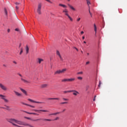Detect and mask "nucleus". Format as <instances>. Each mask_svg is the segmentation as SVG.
I'll return each mask as SVG.
<instances>
[{
    "instance_id": "obj_1",
    "label": "nucleus",
    "mask_w": 127,
    "mask_h": 127,
    "mask_svg": "<svg viewBox=\"0 0 127 127\" xmlns=\"http://www.w3.org/2000/svg\"><path fill=\"white\" fill-rule=\"evenodd\" d=\"M41 7H42V4L40 3L38 5V8L37 9V11L38 14H41Z\"/></svg>"
},
{
    "instance_id": "obj_2",
    "label": "nucleus",
    "mask_w": 127,
    "mask_h": 127,
    "mask_svg": "<svg viewBox=\"0 0 127 127\" xmlns=\"http://www.w3.org/2000/svg\"><path fill=\"white\" fill-rule=\"evenodd\" d=\"M64 12L65 15H66V16H67V17H68L70 21H73V18H72V17H71V16H70V15H69V13H68V10L67 9H64Z\"/></svg>"
},
{
    "instance_id": "obj_3",
    "label": "nucleus",
    "mask_w": 127,
    "mask_h": 127,
    "mask_svg": "<svg viewBox=\"0 0 127 127\" xmlns=\"http://www.w3.org/2000/svg\"><path fill=\"white\" fill-rule=\"evenodd\" d=\"M0 88L2 91L5 92L7 91V87L2 83H0Z\"/></svg>"
},
{
    "instance_id": "obj_4",
    "label": "nucleus",
    "mask_w": 127,
    "mask_h": 127,
    "mask_svg": "<svg viewBox=\"0 0 127 127\" xmlns=\"http://www.w3.org/2000/svg\"><path fill=\"white\" fill-rule=\"evenodd\" d=\"M0 98L1 99V100H3L5 103H7L8 102V100L5 98V96L2 94H0Z\"/></svg>"
},
{
    "instance_id": "obj_5",
    "label": "nucleus",
    "mask_w": 127,
    "mask_h": 127,
    "mask_svg": "<svg viewBox=\"0 0 127 127\" xmlns=\"http://www.w3.org/2000/svg\"><path fill=\"white\" fill-rule=\"evenodd\" d=\"M34 112H36V113H39V112H43V113H47L49 112L48 110H36V109H34L33 110Z\"/></svg>"
},
{
    "instance_id": "obj_6",
    "label": "nucleus",
    "mask_w": 127,
    "mask_h": 127,
    "mask_svg": "<svg viewBox=\"0 0 127 127\" xmlns=\"http://www.w3.org/2000/svg\"><path fill=\"white\" fill-rule=\"evenodd\" d=\"M40 120H42V121H47L48 122H51V121H52L51 119H37V120H33V119H31V121H32V122H37V121H40Z\"/></svg>"
},
{
    "instance_id": "obj_7",
    "label": "nucleus",
    "mask_w": 127,
    "mask_h": 127,
    "mask_svg": "<svg viewBox=\"0 0 127 127\" xmlns=\"http://www.w3.org/2000/svg\"><path fill=\"white\" fill-rule=\"evenodd\" d=\"M63 72H64V69H63L62 70H57L55 72L54 75H58V74H62Z\"/></svg>"
},
{
    "instance_id": "obj_8",
    "label": "nucleus",
    "mask_w": 127,
    "mask_h": 127,
    "mask_svg": "<svg viewBox=\"0 0 127 127\" xmlns=\"http://www.w3.org/2000/svg\"><path fill=\"white\" fill-rule=\"evenodd\" d=\"M75 81V78H65L64 79V82H73Z\"/></svg>"
},
{
    "instance_id": "obj_9",
    "label": "nucleus",
    "mask_w": 127,
    "mask_h": 127,
    "mask_svg": "<svg viewBox=\"0 0 127 127\" xmlns=\"http://www.w3.org/2000/svg\"><path fill=\"white\" fill-rule=\"evenodd\" d=\"M28 101H29V102H31V103H35L36 104H43V102L35 101L30 99H28Z\"/></svg>"
},
{
    "instance_id": "obj_10",
    "label": "nucleus",
    "mask_w": 127,
    "mask_h": 127,
    "mask_svg": "<svg viewBox=\"0 0 127 127\" xmlns=\"http://www.w3.org/2000/svg\"><path fill=\"white\" fill-rule=\"evenodd\" d=\"M87 1V4L88 5V7H89V12L91 15V16H92V13H91V11H90V4H91V2H90V0H86Z\"/></svg>"
},
{
    "instance_id": "obj_11",
    "label": "nucleus",
    "mask_w": 127,
    "mask_h": 127,
    "mask_svg": "<svg viewBox=\"0 0 127 127\" xmlns=\"http://www.w3.org/2000/svg\"><path fill=\"white\" fill-rule=\"evenodd\" d=\"M44 60L42 59L38 58L36 60L37 63H39V64H41L42 62H43Z\"/></svg>"
},
{
    "instance_id": "obj_12",
    "label": "nucleus",
    "mask_w": 127,
    "mask_h": 127,
    "mask_svg": "<svg viewBox=\"0 0 127 127\" xmlns=\"http://www.w3.org/2000/svg\"><path fill=\"white\" fill-rule=\"evenodd\" d=\"M57 55H58L60 58V60L62 61H63V59H62V57H61V55H60V52H59V51L58 50H57Z\"/></svg>"
},
{
    "instance_id": "obj_13",
    "label": "nucleus",
    "mask_w": 127,
    "mask_h": 127,
    "mask_svg": "<svg viewBox=\"0 0 127 127\" xmlns=\"http://www.w3.org/2000/svg\"><path fill=\"white\" fill-rule=\"evenodd\" d=\"M14 93L17 97H22V95L21 93H19L18 92L14 91Z\"/></svg>"
},
{
    "instance_id": "obj_14",
    "label": "nucleus",
    "mask_w": 127,
    "mask_h": 127,
    "mask_svg": "<svg viewBox=\"0 0 127 127\" xmlns=\"http://www.w3.org/2000/svg\"><path fill=\"white\" fill-rule=\"evenodd\" d=\"M48 87V84H43L41 85V88L42 89H44L45 88H47Z\"/></svg>"
},
{
    "instance_id": "obj_15",
    "label": "nucleus",
    "mask_w": 127,
    "mask_h": 127,
    "mask_svg": "<svg viewBox=\"0 0 127 127\" xmlns=\"http://www.w3.org/2000/svg\"><path fill=\"white\" fill-rule=\"evenodd\" d=\"M24 113H26V114H28L29 115H34L35 116H39V114L35 113H29L26 111H24Z\"/></svg>"
},
{
    "instance_id": "obj_16",
    "label": "nucleus",
    "mask_w": 127,
    "mask_h": 127,
    "mask_svg": "<svg viewBox=\"0 0 127 127\" xmlns=\"http://www.w3.org/2000/svg\"><path fill=\"white\" fill-rule=\"evenodd\" d=\"M71 92H73V95H74V96H77L78 94H79V92L75 90H71Z\"/></svg>"
},
{
    "instance_id": "obj_17",
    "label": "nucleus",
    "mask_w": 127,
    "mask_h": 127,
    "mask_svg": "<svg viewBox=\"0 0 127 127\" xmlns=\"http://www.w3.org/2000/svg\"><path fill=\"white\" fill-rule=\"evenodd\" d=\"M21 80L22 82H23L24 83H29V81H28V80H26V79H24L23 78L21 77Z\"/></svg>"
},
{
    "instance_id": "obj_18",
    "label": "nucleus",
    "mask_w": 127,
    "mask_h": 127,
    "mask_svg": "<svg viewBox=\"0 0 127 127\" xmlns=\"http://www.w3.org/2000/svg\"><path fill=\"white\" fill-rule=\"evenodd\" d=\"M20 91H21V92H22V93H23V94H25V95H26V96H27V92H26V91H25V90L22 89V88H20Z\"/></svg>"
},
{
    "instance_id": "obj_19",
    "label": "nucleus",
    "mask_w": 127,
    "mask_h": 127,
    "mask_svg": "<svg viewBox=\"0 0 127 127\" xmlns=\"http://www.w3.org/2000/svg\"><path fill=\"white\" fill-rule=\"evenodd\" d=\"M68 6H69V7H70V8H71V9H72V10H74V11L76 10V9H75V8H74V7H73V6H72V5H70V4H68Z\"/></svg>"
},
{
    "instance_id": "obj_20",
    "label": "nucleus",
    "mask_w": 127,
    "mask_h": 127,
    "mask_svg": "<svg viewBox=\"0 0 127 127\" xmlns=\"http://www.w3.org/2000/svg\"><path fill=\"white\" fill-rule=\"evenodd\" d=\"M48 100H58V101H59V100H60V98H48Z\"/></svg>"
},
{
    "instance_id": "obj_21",
    "label": "nucleus",
    "mask_w": 127,
    "mask_h": 127,
    "mask_svg": "<svg viewBox=\"0 0 127 127\" xmlns=\"http://www.w3.org/2000/svg\"><path fill=\"white\" fill-rule=\"evenodd\" d=\"M59 114H60V112H57L56 113L49 114V116H56V115H59Z\"/></svg>"
},
{
    "instance_id": "obj_22",
    "label": "nucleus",
    "mask_w": 127,
    "mask_h": 127,
    "mask_svg": "<svg viewBox=\"0 0 127 127\" xmlns=\"http://www.w3.org/2000/svg\"><path fill=\"white\" fill-rule=\"evenodd\" d=\"M4 12L5 15H6V16H7V10H6V8H4Z\"/></svg>"
},
{
    "instance_id": "obj_23",
    "label": "nucleus",
    "mask_w": 127,
    "mask_h": 127,
    "mask_svg": "<svg viewBox=\"0 0 127 127\" xmlns=\"http://www.w3.org/2000/svg\"><path fill=\"white\" fill-rule=\"evenodd\" d=\"M26 54H27L29 51V48H28V46H26Z\"/></svg>"
},
{
    "instance_id": "obj_24",
    "label": "nucleus",
    "mask_w": 127,
    "mask_h": 127,
    "mask_svg": "<svg viewBox=\"0 0 127 127\" xmlns=\"http://www.w3.org/2000/svg\"><path fill=\"white\" fill-rule=\"evenodd\" d=\"M94 31L95 32V34L97 33V26H96V24H94Z\"/></svg>"
},
{
    "instance_id": "obj_25",
    "label": "nucleus",
    "mask_w": 127,
    "mask_h": 127,
    "mask_svg": "<svg viewBox=\"0 0 127 127\" xmlns=\"http://www.w3.org/2000/svg\"><path fill=\"white\" fill-rule=\"evenodd\" d=\"M77 79L78 80H83V77H82L81 76H78V77H77Z\"/></svg>"
},
{
    "instance_id": "obj_26",
    "label": "nucleus",
    "mask_w": 127,
    "mask_h": 127,
    "mask_svg": "<svg viewBox=\"0 0 127 127\" xmlns=\"http://www.w3.org/2000/svg\"><path fill=\"white\" fill-rule=\"evenodd\" d=\"M6 110H7V111H10V109L9 108V107L6 106Z\"/></svg>"
},
{
    "instance_id": "obj_27",
    "label": "nucleus",
    "mask_w": 127,
    "mask_h": 127,
    "mask_svg": "<svg viewBox=\"0 0 127 127\" xmlns=\"http://www.w3.org/2000/svg\"><path fill=\"white\" fill-rule=\"evenodd\" d=\"M22 52H23V50H22V49H21L20 52V55H21V54H22Z\"/></svg>"
},
{
    "instance_id": "obj_28",
    "label": "nucleus",
    "mask_w": 127,
    "mask_h": 127,
    "mask_svg": "<svg viewBox=\"0 0 127 127\" xmlns=\"http://www.w3.org/2000/svg\"><path fill=\"white\" fill-rule=\"evenodd\" d=\"M77 75L82 74H83V71L78 72H77Z\"/></svg>"
},
{
    "instance_id": "obj_29",
    "label": "nucleus",
    "mask_w": 127,
    "mask_h": 127,
    "mask_svg": "<svg viewBox=\"0 0 127 127\" xmlns=\"http://www.w3.org/2000/svg\"><path fill=\"white\" fill-rule=\"evenodd\" d=\"M15 4H16V5H19V4H20V2H16L15 3Z\"/></svg>"
},
{
    "instance_id": "obj_30",
    "label": "nucleus",
    "mask_w": 127,
    "mask_h": 127,
    "mask_svg": "<svg viewBox=\"0 0 127 127\" xmlns=\"http://www.w3.org/2000/svg\"><path fill=\"white\" fill-rule=\"evenodd\" d=\"M15 30V31H18V32H20V30L18 28H16Z\"/></svg>"
},
{
    "instance_id": "obj_31",
    "label": "nucleus",
    "mask_w": 127,
    "mask_h": 127,
    "mask_svg": "<svg viewBox=\"0 0 127 127\" xmlns=\"http://www.w3.org/2000/svg\"><path fill=\"white\" fill-rule=\"evenodd\" d=\"M21 104H22V105H24L25 106H29V104H27L23 102H22Z\"/></svg>"
},
{
    "instance_id": "obj_32",
    "label": "nucleus",
    "mask_w": 127,
    "mask_h": 127,
    "mask_svg": "<svg viewBox=\"0 0 127 127\" xmlns=\"http://www.w3.org/2000/svg\"><path fill=\"white\" fill-rule=\"evenodd\" d=\"M46 1H48V2H49L50 3H52V2L50 1V0H45Z\"/></svg>"
},
{
    "instance_id": "obj_33",
    "label": "nucleus",
    "mask_w": 127,
    "mask_h": 127,
    "mask_svg": "<svg viewBox=\"0 0 127 127\" xmlns=\"http://www.w3.org/2000/svg\"><path fill=\"white\" fill-rule=\"evenodd\" d=\"M29 107H30L31 108H35V106H32V105H30L29 104V105H28Z\"/></svg>"
},
{
    "instance_id": "obj_34",
    "label": "nucleus",
    "mask_w": 127,
    "mask_h": 127,
    "mask_svg": "<svg viewBox=\"0 0 127 127\" xmlns=\"http://www.w3.org/2000/svg\"><path fill=\"white\" fill-rule=\"evenodd\" d=\"M58 120H59V117H57L54 120V121H58Z\"/></svg>"
},
{
    "instance_id": "obj_35",
    "label": "nucleus",
    "mask_w": 127,
    "mask_h": 127,
    "mask_svg": "<svg viewBox=\"0 0 127 127\" xmlns=\"http://www.w3.org/2000/svg\"><path fill=\"white\" fill-rule=\"evenodd\" d=\"M77 21L79 22L80 20H81V18H78L77 19Z\"/></svg>"
},
{
    "instance_id": "obj_36",
    "label": "nucleus",
    "mask_w": 127,
    "mask_h": 127,
    "mask_svg": "<svg viewBox=\"0 0 127 127\" xmlns=\"http://www.w3.org/2000/svg\"><path fill=\"white\" fill-rule=\"evenodd\" d=\"M59 5L60 6H63V7H64V4H60Z\"/></svg>"
},
{
    "instance_id": "obj_37",
    "label": "nucleus",
    "mask_w": 127,
    "mask_h": 127,
    "mask_svg": "<svg viewBox=\"0 0 127 127\" xmlns=\"http://www.w3.org/2000/svg\"><path fill=\"white\" fill-rule=\"evenodd\" d=\"M15 8H16V10H17V9H18V8H19V7L17 5H16L15 7Z\"/></svg>"
},
{
    "instance_id": "obj_38",
    "label": "nucleus",
    "mask_w": 127,
    "mask_h": 127,
    "mask_svg": "<svg viewBox=\"0 0 127 127\" xmlns=\"http://www.w3.org/2000/svg\"><path fill=\"white\" fill-rule=\"evenodd\" d=\"M73 48H74V49H76V51H79V50H78L77 48L74 47Z\"/></svg>"
},
{
    "instance_id": "obj_39",
    "label": "nucleus",
    "mask_w": 127,
    "mask_h": 127,
    "mask_svg": "<svg viewBox=\"0 0 127 127\" xmlns=\"http://www.w3.org/2000/svg\"><path fill=\"white\" fill-rule=\"evenodd\" d=\"M90 64V62H87L86 63V65H88V64Z\"/></svg>"
},
{
    "instance_id": "obj_40",
    "label": "nucleus",
    "mask_w": 127,
    "mask_h": 127,
    "mask_svg": "<svg viewBox=\"0 0 127 127\" xmlns=\"http://www.w3.org/2000/svg\"><path fill=\"white\" fill-rule=\"evenodd\" d=\"M71 91H64V93H70Z\"/></svg>"
},
{
    "instance_id": "obj_41",
    "label": "nucleus",
    "mask_w": 127,
    "mask_h": 127,
    "mask_svg": "<svg viewBox=\"0 0 127 127\" xmlns=\"http://www.w3.org/2000/svg\"><path fill=\"white\" fill-rule=\"evenodd\" d=\"M13 63H14V64H17V63H16V62L13 61Z\"/></svg>"
},
{
    "instance_id": "obj_42",
    "label": "nucleus",
    "mask_w": 127,
    "mask_h": 127,
    "mask_svg": "<svg viewBox=\"0 0 127 127\" xmlns=\"http://www.w3.org/2000/svg\"><path fill=\"white\" fill-rule=\"evenodd\" d=\"M101 86V81H99V84L98 85V87H100Z\"/></svg>"
},
{
    "instance_id": "obj_43",
    "label": "nucleus",
    "mask_w": 127,
    "mask_h": 127,
    "mask_svg": "<svg viewBox=\"0 0 127 127\" xmlns=\"http://www.w3.org/2000/svg\"><path fill=\"white\" fill-rule=\"evenodd\" d=\"M18 75H19L20 77H22V75L20 73H18Z\"/></svg>"
},
{
    "instance_id": "obj_44",
    "label": "nucleus",
    "mask_w": 127,
    "mask_h": 127,
    "mask_svg": "<svg viewBox=\"0 0 127 127\" xmlns=\"http://www.w3.org/2000/svg\"><path fill=\"white\" fill-rule=\"evenodd\" d=\"M10 29H7V32H10Z\"/></svg>"
},
{
    "instance_id": "obj_45",
    "label": "nucleus",
    "mask_w": 127,
    "mask_h": 127,
    "mask_svg": "<svg viewBox=\"0 0 127 127\" xmlns=\"http://www.w3.org/2000/svg\"><path fill=\"white\" fill-rule=\"evenodd\" d=\"M25 118L27 119V120H30V118L26 117Z\"/></svg>"
},
{
    "instance_id": "obj_46",
    "label": "nucleus",
    "mask_w": 127,
    "mask_h": 127,
    "mask_svg": "<svg viewBox=\"0 0 127 127\" xmlns=\"http://www.w3.org/2000/svg\"><path fill=\"white\" fill-rule=\"evenodd\" d=\"M81 34H84V31H81Z\"/></svg>"
},
{
    "instance_id": "obj_47",
    "label": "nucleus",
    "mask_w": 127,
    "mask_h": 127,
    "mask_svg": "<svg viewBox=\"0 0 127 127\" xmlns=\"http://www.w3.org/2000/svg\"><path fill=\"white\" fill-rule=\"evenodd\" d=\"M64 104H68V102H64Z\"/></svg>"
},
{
    "instance_id": "obj_48",
    "label": "nucleus",
    "mask_w": 127,
    "mask_h": 127,
    "mask_svg": "<svg viewBox=\"0 0 127 127\" xmlns=\"http://www.w3.org/2000/svg\"><path fill=\"white\" fill-rule=\"evenodd\" d=\"M68 100L67 99H64V101H68Z\"/></svg>"
},
{
    "instance_id": "obj_49",
    "label": "nucleus",
    "mask_w": 127,
    "mask_h": 127,
    "mask_svg": "<svg viewBox=\"0 0 127 127\" xmlns=\"http://www.w3.org/2000/svg\"><path fill=\"white\" fill-rule=\"evenodd\" d=\"M82 39H85V36L82 37Z\"/></svg>"
},
{
    "instance_id": "obj_50",
    "label": "nucleus",
    "mask_w": 127,
    "mask_h": 127,
    "mask_svg": "<svg viewBox=\"0 0 127 127\" xmlns=\"http://www.w3.org/2000/svg\"><path fill=\"white\" fill-rule=\"evenodd\" d=\"M93 101H96V98H95L94 97V99H93Z\"/></svg>"
},
{
    "instance_id": "obj_51",
    "label": "nucleus",
    "mask_w": 127,
    "mask_h": 127,
    "mask_svg": "<svg viewBox=\"0 0 127 127\" xmlns=\"http://www.w3.org/2000/svg\"><path fill=\"white\" fill-rule=\"evenodd\" d=\"M64 104V102L61 103V105Z\"/></svg>"
},
{
    "instance_id": "obj_52",
    "label": "nucleus",
    "mask_w": 127,
    "mask_h": 127,
    "mask_svg": "<svg viewBox=\"0 0 127 127\" xmlns=\"http://www.w3.org/2000/svg\"><path fill=\"white\" fill-rule=\"evenodd\" d=\"M83 43L86 44V41H84V42H83Z\"/></svg>"
},
{
    "instance_id": "obj_53",
    "label": "nucleus",
    "mask_w": 127,
    "mask_h": 127,
    "mask_svg": "<svg viewBox=\"0 0 127 127\" xmlns=\"http://www.w3.org/2000/svg\"><path fill=\"white\" fill-rule=\"evenodd\" d=\"M1 109H5L4 107H2Z\"/></svg>"
},
{
    "instance_id": "obj_54",
    "label": "nucleus",
    "mask_w": 127,
    "mask_h": 127,
    "mask_svg": "<svg viewBox=\"0 0 127 127\" xmlns=\"http://www.w3.org/2000/svg\"><path fill=\"white\" fill-rule=\"evenodd\" d=\"M96 97H97V96L95 95V96H94V98H96Z\"/></svg>"
},
{
    "instance_id": "obj_55",
    "label": "nucleus",
    "mask_w": 127,
    "mask_h": 127,
    "mask_svg": "<svg viewBox=\"0 0 127 127\" xmlns=\"http://www.w3.org/2000/svg\"><path fill=\"white\" fill-rule=\"evenodd\" d=\"M64 7H66V5H64Z\"/></svg>"
},
{
    "instance_id": "obj_56",
    "label": "nucleus",
    "mask_w": 127,
    "mask_h": 127,
    "mask_svg": "<svg viewBox=\"0 0 127 127\" xmlns=\"http://www.w3.org/2000/svg\"><path fill=\"white\" fill-rule=\"evenodd\" d=\"M82 54H83V51H81Z\"/></svg>"
},
{
    "instance_id": "obj_57",
    "label": "nucleus",
    "mask_w": 127,
    "mask_h": 127,
    "mask_svg": "<svg viewBox=\"0 0 127 127\" xmlns=\"http://www.w3.org/2000/svg\"><path fill=\"white\" fill-rule=\"evenodd\" d=\"M62 82H64V79H63V80H62Z\"/></svg>"
},
{
    "instance_id": "obj_58",
    "label": "nucleus",
    "mask_w": 127,
    "mask_h": 127,
    "mask_svg": "<svg viewBox=\"0 0 127 127\" xmlns=\"http://www.w3.org/2000/svg\"><path fill=\"white\" fill-rule=\"evenodd\" d=\"M64 71H66V69H64Z\"/></svg>"
},
{
    "instance_id": "obj_59",
    "label": "nucleus",
    "mask_w": 127,
    "mask_h": 127,
    "mask_svg": "<svg viewBox=\"0 0 127 127\" xmlns=\"http://www.w3.org/2000/svg\"><path fill=\"white\" fill-rule=\"evenodd\" d=\"M70 1V0H67V1Z\"/></svg>"
},
{
    "instance_id": "obj_60",
    "label": "nucleus",
    "mask_w": 127,
    "mask_h": 127,
    "mask_svg": "<svg viewBox=\"0 0 127 127\" xmlns=\"http://www.w3.org/2000/svg\"><path fill=\"white\" fill-rule=\"evenodd\" d=\"M87 55H89V53H87Z\"/></svg>"
}]
</instances>
